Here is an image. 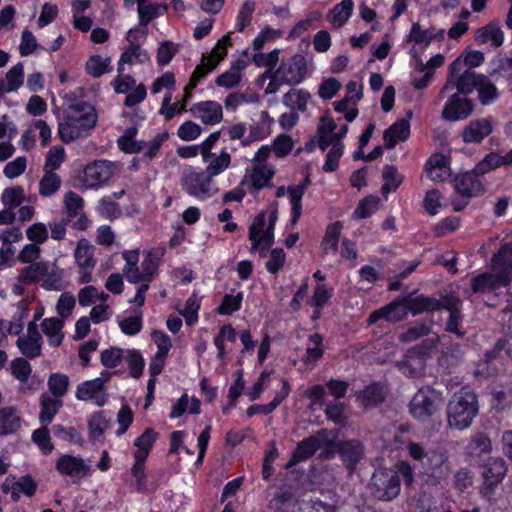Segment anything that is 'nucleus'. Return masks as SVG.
Masks as SVG:
<instances>
[{
    "mask_svg": "<svg viewBox=\"0 0 512 512\" xmlns=\"http://www.w3.org/2000/svg\"><path fill=\"white\" fill-rule=\"evenodd\" d=\"M408 455L421 463L422 481L432 487H438L451 473L449 455L444 449L425 450V447L413 441L406 445Z\"/></svg>",
    "mask_w": 512,
    "mask_h": 512,
    "instance_id": "f257e3e1",
    "label": "nucleus"
},
{
    "mask_svg": "<svg viewBox=\"0 0 512 512\" xmlns=\"http://www.w3.org/2000/svg\"><path fill=\"white\" fill-rule=\"evenodd\" d=\"M479 411L476 393L468 386L454 393L447 405V422L451 429L468 428Z\"/></svg>",
    "mask_w": 512,
    "mask_h": 512,
    "instance_id": "f03ea898",
    "label": "nucleus"
},
{
    "mask_svg": "<svg viewBox=\"0 0 512 512\" xmlns=\"http://www.w3.org/2000/svg\"><path fill=\"white\" fill-rule=\"evenodd\" d=\"M278 211L276 207L260 212L249 227L251 251L259 249L260 257L266 256V250L274 243V228Z\"/></svg>",
    "mask_w": 512,
    "mask_h": 512,
    "instance_id": "7ed1b4c3",
    "label": "nucleus"
},
{
    "mask_svg": "<svg viewBox=\"0 0 512 512\" xmlns=\"http://www.w3.org/2000/svg\"><path fill=\"white\" fill-rule=\"evenodd\" d=\"M180 184L189 196L197 200L208 199L218 192V188L204 171H196L192 167L183 171Z\"/></svg>",
    "mask_w": 512,
    "mask_h": 512,
    "instance_id": "20e7f679",
    "label": "nucleus"
},
{
    "mask_svg": "<svg viewBox=\"0 0 512 512\" xmlns=\"http://www.w3.org/2000/svg\"><path fill=\"white\" fill-rule=\"evenodd\" d=\"M442 393L431 387H422L413 396L409 411L414 418L425 421L433 416L442 406Z\"/></svg>",
    "mask_w": 512,
    "mask_h": 512,
    "instance_id": "39448f33",
    "label": "nucleus"
},
{
    "mask_svg": "<svg viewBox=\"0 0 512 512\" xmlns=\"http://www.w3.org/2000/svg\"><path fill=\"white\" fill-rule=\"evenodd\" d=\"M370 491L377 500H393L400 493L399 475L388 469L376 470L372 475Z\"/></svg>",
    "mask_w": 512,
    "mask_h": 512,
    "instance_id": "423d86ee",
    "label": "nucleus"
},
{
    "mask_svg": "<svg viewBox=\"0 0 512 512\" xmlns=\"http://www.w3.org/2000/svg\"><path fill=\"white\" fill-rule=\"evenodd\" d=\"M461 66L460 58L456 59L450 65V77L442 87L439 93V97L442 98L444 94L454 88L457 89L456 93L460 95H468L477 89L478 80L482 74H477L474 71L468 69L462 74H458Z\"/></svg>",
    "mask_w": 512,
    "mask_h": 512,
    "instance_id": "0eeeda50",
    "label": "nucleus"
},
{
    "mask_svg": "<svg viewBox=\"0 0 512 512\" xmlns=\"http://www.w3.org/2000/svg\"><path fill=\"white\" fill-rule=\"evenodd\" d=\"M507 473V466L503 458L490 457L482 466L483 485L480 494L490 503L495 501L494 488L500 484Z\"/></svg>",
    "mask_w": 512,
    "mask_h": 512,
    "instance_id": "6e6552de",
    "label": "nucleus"
},
{
    "mask_svg": "<svg viewBox=\"0 0 512 512\" xmlns=\"http://www.w3.org/2000/svg\"><path fill=\"white\" fill-rule=\"evenodd\" d=\"M324 446H335L333 439L329 436V432L325 429L320 430L316 434L299 442L286 467L290 468L297 463L310 458L318 449Z\"/></svg>",
    "mask_w": 512,
    "mask_h": 512,
    "instance_id": "1a4fd4ad",
    "label": "nucleus"
},
{
    "mask_svg": "<svg viewBox=\"0 0 512 512\" xmlns=\"http://www.w3.org/2000/svg\"><path fill=\"white\" fill-rule=\"evenodd\" d=\"M307 72V64L304 56L295 54L287 60H283L276 69L275 77L287 85L294 86L303 81Z\"/></svg>",
    "mask_w": 512,
    "mask_h": 512,
    "instance_id": "9d476101",
    "label": "nucleus"
},
{
    "mask_svg": "<svg viewBox=\"0 0 512 512\" xmlns=\"http://www.w3.org/2000/svg\"><path fill=\"white\" fill-rule=\"evenodd\" d=\"M113 174V163L107 160H96L84 168L81 180L86 188H97L107 182Z\"/></svg>",
    "mask_w": 512,
    "mask_h": 512,
    "instance_id": "9b49d317",
    "label": "nucleus"
},
{
    "mask_svg": "<svg viewBox=\"0 0 512 512\" xmlns=\"http://www.w3.org/2000/svg\"><path fill=\"white\" fill-rule=\"evenodd\" d=\"M461 304L462 301L459 297L444 295L442 309H446L449 312V317L445 323V331L454 334L457 338H463L466 335V330L462 326Z\"/></svg>",
    "mask_w": 512,
    "mask_h": 512,
    "instance_id": "f8f14e48",
    "label": "nucleus"
},
{
    "mask_svg": "<svg viewBox=\"0 0 512 512\" xmlns=\"http://www.w3.org/2000/svg\"><path fill=\"white\" fill-rule=\"evenodd\" d=\"M474 110L471 99L461 96L459 93L452 94L442 110V118L448 121L466 119Z\"/></svg>",
    "mask_w": 512,
    "mask_h": 512,
    "instance_id": "ddd939ff",
    "label": "nucleus"
},
{
    "mask_svg": "<svg viewBox=\"0 0 512 512\" xmlns=\"http://www.w3.org/2000/svg\"><path fill=\"white\" fill-rule=\"evenodd\" d=\"M337 452L343 464L350 472L355 470L365 454L363 444L356 439L339 442L337 444Z\"/></svg>",
    "mask_w": 512,
    "mask_h": 512,
    "instance_id": "4468645a",
    "label": "nucleus"
},
{
    "mask_svg": "<svg viewBox=\"0 0 512 512\" xmlns=\"http://www.w3.org/2000/svg\"><path fill=\"white\" fill-rule=\"evenodd\" d=\"M137 29H130L127 33L126 39L130 46L121 54L118 63V72H123V64L133 65L135 63L143 64L149 61L150 57L145 50H142L137 37L134 35Z\"/></svg>",
    "mask_w": 512,
    "mask_h": 512,
    "instance_id": "2eb2a0df",
    "label": "nucleus"
},
{
    "mask_svg": "<svg viewBox=\"0 0 512 512\" xmlns=\"http://www.w3.org/2000/svg\"><path fill=\"white\" fill-rule=\"evenodd\" d=\"M407 314L408 309L403 297L402 299H396L388 305L373 311L368 318V323L373 324L380 319H385L390 322H398L406 318Z\"/></svg>",
    "mask_w": 512,
    "mask_h": 512,
    "instance_id": "dca6fc26",
    "label": "nucleus"
},
{
    "mask_svg": "<svg viewBox=\"0 0 512 512\" xmlns=\"http://www.w3.org/2000/svg\"><path fill=\"white\" fill-rule=\"evenodd\" d=\"M66 120L79 124L84 129L91 130L96 125L97 115L92 106L80 102L69 106Z\"/></svg>",
    "mask_w": 512,
    "mask_h": 512,
    "instance_id": "f3484780",
    "label": "nucleus"
},
{
    "mask_svg": "<svg viewBox=\"0 0 512 512\" xmlns=\"http://www.w3.org/2000/svg\"><path fill=\"white\" fill-rule=\"evenodd\" d=\"M512 281V274L507 272L484 273L472 279L471 288L475 293H483Z\"/></svg>",
    "mask_w": 512,
    "mask_h": 512,
    "instance_id": "a211bd4d",
    "label": "nucleus"
},
{
    "mask_svg": "<svg viewBox=\"0 0 512 512\" xmlns=\"http://www.w3.org/2000/svg\"><path fill=\"white\" fill-rule=\"evenodd\" d=\"M17 347L27 358H36L41 354V335L35 322H29L27 325V336L19 337Z\"/></svg>",
    "mask_w": 512,
    "mask_h": 512,
    "instance_id": "6ab92c4d",
    "label": "nucleus"
},
{
    "mask_svg": "<svg viewBox=\"0 0 512 512\" xmlns=\"http://www.w3.org/2000/svg\"><path fill=\"white\" fill-rule=\"evenodd\" d=\"M190 112L206 125H215L223 118L222 106L216 101H202L194 104Z\"/></svg>",
    "mask_w": 512,
    "mask_h": 512,
    "instance_id": "aec40b11",
    "label": "nucleus"
},
{
    "mask_svg": "<svg viewBox=\"0 0 512 512\" xmlns=\"http://www.w3.org/2000/svg\"><path fill=\"white\" fill-rule=\"evenodd\" d=\"M404 299L407 305L408 313L410 312L414 316L423 312L439 311L442 309L444 303V296H441L440 299H437L424 295L413 297L412 294H409L405 296Z\"/></svg>",
    "mask_w": 512,
    "mask_h": 512,
    "instance_id": "412c9836",
    "label": "nucleus"
},
{
    "mask_svg": "<svg viewBox=\"0 0 512 512\" xmlns=\"http://www.w3.org/2000/svg\"><path fill=\"white\" fill-rule=\"evenodd\" d=\"M412 111H408L407 118L400 119L384 131L383 139L387 149H393L397 141L404 142L410 136V123Z\"/></svg>",
    "mask_w": 512,
    "mask_h": 512,
    "instance_id": "4be33fe9",
    "label": "nucleus"
},
{
    "mask_svg": "<svg viewBox=\"0 0 512 512\" xmlns=\"http://www.w3.org/2000/svg\"><path fill=\"white\" fill-rule=\"evenodd\" d=\"M492 133V123L488 118L475 119L462 131V140L465 143H481L482 140Z\"/></svg>",
    "mask_w": 512,
    "mask_h": 512,
    "instance_id": "5701e85b",
    "label": "nucleus"
},
{
    "mask_svg": "<svg viewBox=\"0 0 512 512\" xmlns=\"http://www.w3.org/2000/svg\"><path fill=\"white\" fill-rule=\"evenodd\" d=\"M76 398L81 401L94 400L101 407L107 402L108 394L101 387V382L93 379L78 385Z\"/></svg>",
    "mask_w": 512,
    "mask_h": 512,
    "instance_id": "b1692460",
    "label": "nucleus"
},
{
    "mask_svg": "<svg viewBox=\"0 0 512 512\" xmlns=\"http://www.w3.org/2000/svg\"><path fill=\"white\" fill-rule=\"evenodd\" d=\"M478 176L474 169L471 172L458 175L455 178L456 192L466 198H471L482 193L484 188Z\"/></svg>",
    "mask_w": 512,
    "mask_h": 512,
    "instance_id": "393cba45",
    "label": "nucleus"
},
{
    "mask_svg": "<svg viewBox=\"0 0 512 512\" xmlns=\"http://www.w3.org/2000/svg\"><path fill=\"white\" fill-rule=\"evenodd\" d=\"M23 419L15 407L0 409V436L13 435L21 428Z\"/></svg>",
    "mask_w": 512,
    "mask_h": 512,
    "instance_id": "a878e982",
    "label": "nucleus"
},
{
    "mask_svg": "<svg viewBox=\"0 0 512 512\" xmlns=\"http://www.w3.org/2000/svg\"><path fill=\"white\" fill-rule=\"evenodd\" d=\"M397 367L404 375L417 377L424 372L425 359L419 352L410 350L401 361L397 362Z\"/></svg>",
    "mask_w": 512,
    "mask_h": 512,
    "instance_id": "bb28decb",
    "label": "nucleus"
},
{
    "mask_svg": "<svg viewBox=\"0 0 512 512\" xmlns=\"http://www.w3.org/2000/svg\"><path fill=\"white\" fill-rule=\"evenodd\" d=\"M56 468L61 474L78 478H83L89 471V467L85 465L81 458L70 455L59 458L56 463Z\"/></svg>",
    "mask_w": 512,
    "mask_h": 512,
    "instance_id": "cd10ccee",
    "label": "nucleus"
},
{
    "mask_svg": "<svg viewBox=\"0 0 512 512\" xmlns=\"http://www.w3.org/2000/svg\"><path fill=\"white\" fill-rule=\"evenodd\" d=\"M48 273V263L44 261L34 262L22 268L17 276L21 284L31 285L44 279Z\"/></svg>",
    "mask_w": 512,
    "mask_h": 512,
    "instance_id": "c85d7f7f",
    "label": "nucleus"
},
{
    "mask_svg": "<svg viewBox=\"0 0 512 512\" xmlns=\"http://www.w3.org/2000/svg\"><path fill=\"white\" fill-rule=\"evenodd\" d=\"M386 391L378 383H373L357 394V400L365 407L371 408L379 405L385 400Z\"/></svg>",
    "mask_w": 512,
    "mask_h": 512,
    "instance_id": "c756f323",
    "label": "nucleus"
},
{
    "mask_svg": "<svg viewBox=\"0 0 512 512\" xmlns=\"http://www.w3.org/2000/svg\"><path fill=\"white\" fill-rule=\"evenodd\" d=\"M309 183H310V178H309V176H307L302 183L295 185V186H289L287 188V191L290 195L291 205H292V214H293L292 219H291L292 225H295L301 216V212H302L301 200H302V197H303Z\"/></svg>",
    "mask_w": 512,
    "mask_h": 512,
    "instance_id": "7c9ffc66",
    "label": "nucleus"
},
{
    "mask_svg": "<svg viewBox=\"0 0 512 512\" xmlns=\"http://www.w3.org/2000/svg\"><path fill=\"white\" fill-rule=\"evenodd\" d=\"M63 326V320L56 317L46 318L41 323L42 332L48 337L49 344L53 347H58L62 343L64 337Z\"/></svg>",
    "mask_w": 512,
    "mask_h": 512,
    "instance_id": "2f4dec72",
    "label": "nucleus"
},
{
    "mask_svg": "<svg viewBox=\"0 0 512 512\" xmlns=\"http://www.w3.org/2000/svg\"><path fill=\"white\" fill-rule=\"evenodd\" d=\"M24 81L23 64L18 63L6 73L5 79H0V97L4 93L17 90Z\"/></svg>",
    "mask_w": 512,
    "mask_h": 512,
    "instance_id": "473e14b6",
    "label": "nucleus"
},
{
    "mask_svg": "<svg viewBox=\"0 0 512 512\" xmlns=\"http://www.w3.org/2000/svg\"><path fill=\"white\" fill-rule=\"evenodd\" d=\"M353 6L352 0H343L327 14V20L334 28L342 27L351 17Z\"/></svg>",
    "mask_w": 512,
    "mask_h": 512,
    "instance_id": "72a5a7b5",
    "label": "nucleus"
},
{
    "mask_svg": "<svg viewBox=\"0 0 512 512\" xmlns=\"http://www.w3.org/2000/svg\"><path fill=\"white\" fill-rule=\"evenodd\" d=\"M63 401L56 397H51L47 393L42 394L40 398L41 411L39 414V421L41 424H49L53 417L58 413L62 407Z\"/></svg>",
    "mask_w": 512,
    "mask_h": 512,
    "instance_id": "f704fd0d",
    "label": "nucleus"
},
{
    "mask_svg": "<svg viewBox=\"0 0 512 512\" xmlns=\"http://www.w3.org/2000/svg\"><path fill=\"white\" fill-rule=\"evenodd\" d=\"M93 252L94 246L91 245L87 239L83 238L78 241L74 251V257L81 269H93L95 266Z\"/></svg>",
    "mask_w": 512,
    "mask_h": 512,
    "instance_id": "c9c22d12",
    "label": "nucleus"
},
{
    "mask_svg": "<svg viewBox=\"0 0 512 512\" xmlns=\"http://www.w3.org/2000/svg\"><path fill=\"white\" fill-rule=\"evenodd\" d=\"M289 392H290L289 383L287 380H284L283 387H282L281 391L276 393L274 399L269 404L250 406L247 409V415L249 417H251L256 414L267 415V414L273 412L281 404V402L289 395Z\"/></svg>",
    "mask_w": 512,
    "mask_h": 512,
    "instance_id": "e433bc0d",
    "label": "nucleus"
},
{
    "mask_svg": "<svg viewBox=\"0 0 512 512\" xmlns=\"http://www.w3.org/2000/svg\"><path fill=\"white\" fill-rule=\"evenodd\" d=\"M342 228L343 226L339 221H335L327 226L325 235L321 242L323 254L328 255L330 253L335 254L337 252Z\"/></svg>",
    "mask_w": 512,
    "mask_h": 512,
    "instance_id": "4c0bfd02",
    "label": "nucleus"
},
{
    "mask_svg": "<svg viewBox=\"0 0 512 512\" xmlns=\"http://www.w3.org/2000/svg\"><path fill=\"white\" fill-rule=\"evenodd\" d=\"M475 40L478 44H484L491 41L492 45L497 48L503 44L504 35L499 26L494 23H490L476 31Z\"/></svg>",
    "mask_w": 512,
    "mask_h": 512,
    "instance_id": "58836bf2",
    "label": "nucleus"
},
{
    "mask_svg": "<svg viewBox=\"0 0 512 512\" xmlns=\"http://www.w3.org/2000/svg\"><path fill=\"white\" fill-rule=\"evenodd\" d=\"M383 185L381 194L386 198L390 192H395L403 181V175L400 174L394 165H385L382 170Z\"/></svg>",
    "mask_w": 512,
    "mask_h": 512,
    "instance_id": "ea45409f",
    "label": "nucleus"
},
{
    "mask_svg": "<svg viewBox=\"0 0 512 512\" xmlns=\"http://www.w3.org/2000/svg\"><path fill=\"white\" fill-rule=\"evenodd\" d=\"M204 162L207 164L204 172L213 179V177L220 175L229 167L231 163V155L225 150H223L218 156L211 153L209 160Z\"/></svg>",
    "mask_w": 512,
    "mask_h": 512,
    "instance_id": "a19ab883",
    "label": "nucleus"
},
{
    "mask_svg": "<svg viewBox=\"0 0 512 512\" xmlns=\"http://www.w3.org/2000/svg\"><path fill=\"white\" fill-rule=\"evenodd\" d=\"M494 271L512 274V243L503 244L492 258Z\"/></svg>",
    "mask_w": 512,
    "mask_h": 512,
    "instance_id": "79ce46f5",
    "label": "nucleus"
},
{
    "mask_svg": "<svg viewBox=\"0 0 512 512\" xmlns=\"http://www.w3.org/2000/svg\"><path fill=\"white\" fill-rule=\"evenodd\" d=\"M477 93L482 105H489L498 98V89L491 79L482 74L478 80Z\"/></svg>",
    "mask_w": 512,
    "mask_h": 512,
    "instance_id": "37998d69",
    "label": "nucleus"
},
{
    "mask_svg": "<svg viewBox=\"0 0 512 512\" xmlns=\"http://www.w3.org/2000/svg\"><path fill=\"white\" fill-rule=\"evenodd\" d=\"M274 175V170L266 165H255L250 172L249 185L255 191H258L269 185Z\"/></svg>",
    "mask_w": 512,
    "mask_h": 512,
    "instance_id": "c03bdc74",
    "label": "nucleus"
},
{
    "mask_svg": "<svg viewBox=\"0 0 512 512\" xmlns=\"http://www.w3.org/2000/svg\"><path fill=\"white\" fill-rule=\"evenodd\" d=\"M310 97V93L306 90L290 89L283 96V104L292 110L297 109L304 112L307 109V102Z\"/></svg>",
    "mask_w": 512,
    "mask_h": 512,
    "instance_id": "a18cd8bd",
    "label": "nucleus"
},
{
    "mask_svg": "<svg viewBox=\"0 0 512 512\" xmlns=\"http://www.w3.org/2000/svg\"><path fill=\"white\" fill-rule=\"evenodd\" d=\"M433 324L434 321L432 319H425L408 328L405 332L401 333L398 336V339L402 343L416 341L423 336L429 335Z\"/></svg>",
    "mask_w": 512,
    "mask_h": 512,
    "instance_id": "49530a36",
    "label": "nucleus"
},
{
    "mask_svg": "<svg viewBox=\"0 0 512 512\" xmlns=\"http://www.w3.org/2000/svg\"><path fill=\"white\" fill-rule=\"evenodd\" d=\"M156 438L157 433L151 428H146L135 441V446L137 447L134 455L135 459L145 461Z\"/></svg>",
    "mask_w": 512,
    "mask_h": 512,
    "instance_id": "de8ad7c7",
    "label": "nucleus"
},
{
    "mask_svg": "<svg viewBox=\"0 0 512 512\" xmlns=\"http://www.w3.org/2000/svg\"><path fill=\"white\" fill-rule=\"evenodd\" d=\"M166 10V5L140 3V5L137 7L139 14V24L141 26H146L151 20L162 15Z\"/></svg>",
    "mask_w": 512,
    "mask_h": 512,
    "instance_id": "09e8293b",
    "label": "nucleus"
},
{
    "mask_svg": "<svg viewBox=\"0 0 512 512\" xmlns=\"http://www.w3.org/2000/svg\"><path fill=\"white\" fill-rule=\"evenodd\" d=\"M61 186L60 177L49 171H44V174L39 182V193L42 196L48 197L56 193Z\"/></svg>",
    "mask_w": 512,
    "mask_h": 512,
    "instance_id": "8fccbe9b",
    "label": "nucleus"
},
{
    "mask_svg": "<svg viewBox=\"0 0 512 512\" xmlns=\"http://www.w3.org/2000/svg\"><path fill=\"white\" fill-rule=\"evenodd\" d=\"M87 131V129H84L79 124H75L68 120L64 123H60L58 127V134L62 141L66 143L86 135Z\"/></svg>",
    "mask_w": 512,
    "mask_h": 512,
    "instance_id": "3c124183",
    "label": "nucleus"
},
{
    "mask_svg": "<svg viewBox=\"0 0 512 512\" xmlns=\"http://www.w3.org/2000/svg\"><path fill=\"white\" fill-rule=\"evenodd\" d=\"M69 378L65 374L53 373L48 378V388L53 397L61 399L68 391Z\"/></svg>",
    "mask_w": 512,
    "mask_h": 512,
    "instance_id": "603ef678",
    "label": "nucleus"
},
{
    "mask_svg": "<svg viewBox=\"0 0 512 512\" xmlns=\"http://www.w3.org/2000/svg\"><path fill=\"white\" fill-rule=\"evenodd\" d=\"M323 342V338L320 334L315 333L309 336V343L306 349V355L304 358V362L306 365L314 364L318 359H320L323 355V350L321 349V345Z\"/></svg>",
    "mask_w": 512,
    "mask_h": 512,
    "instance_id": "864d4df0",
    "label": "nucleus"
},
{
    "mask_svg": "<svg viewBox=\"0 0 512 512\" xmlns=\"http://www.w3.org/2000/svg\"><path fill=\"white\" fill-rule=\"evenodd\" d=\"M326 498H329L330 501L314 498L303 503L302 512H334V495L328 492Z\"/></svg>",
    "mask_w": 512,
    "mask_h": 512,
    "instance_id": "5fc2aeb1",
    "label": "nucleus"
},
{
    "mask_svg": "<svg viewBox=\"0 0 512 512\" xmlns=\"http://www.w3.org/2000/svg\"><path fill=\"white\" fill-rule=\"evenodd\" d=\"M24 199L25 193L22 186L6 188L1 195L3 205L11 209L20 206Z\"/></svg>",
    "mask_w": 512,
    "mask_h": 512,
    "instance_id": "6e6d98bb",
    "label": "nucleus"
},
{
    "mask_svg": "<svg viewBox=\"0 0 512 512\" xmlns=\"http://www.w3.org/2000/svg\"><path fill=\"white\" fill-rule=\"evenodd\" d=\"M164 249L161 248L159 251H149L147 252L145 259L142 262V272L144 273V277L146 281L149 282L153 278L154 274L157 272L159 257L164 254Z\"/></svg>",
    "mask_w": 512,
    "mask_h": 512,
    "instance_id": "4d7b16f0",
    "label": "nucleus"
},
{
    "mask_svg": "<svg viewBox=\"0 0 512 512\" xmlns=\"http://www.w3.org/2000/svg\"><path fill=\"white\" fill-rule=\"evenodd\" d=\"M379 201V198L376 196L366 197L353 212V218L364 219L371 216L377 210Z\"/></svg>",
    "mask_w": 512,
    "mask_h": 512,
    "instance_id": "13d9d810",
    "label": "nucleus"
},
{
    "mask_svg": "<svg viewBox=\"0 0 512 512\" xmlns=\"http://www.w3.org/2000/svg\"><path fill=\"white\" fill-rule=\"evenodd\" d=\"M179 48V44L169 40L163 41L157 50V63L160 66L167 65L179 51Z\"/></svg>",
    "mask_w": 512,
    "mask_h": 512,
    "instance_id": "bf43d9fd",
    "label": "nucleus"
},
{
    "mask_svg": "<svg viewBox=\"0 0 512 512\" xmlns=\"http://www.w3.org/2000/svg\"><path fill=\"white\" fill-rule=\"evenodd\" d=\"M65 208L67 211V219L77 217L83 210V198L73 191H69L64 196Z\"/></svg>",
    "mask_w": 512,
    "mask_h": 512,
    "instance_id": "052dcab7",
    "label": "nucleus"
},
{
    "mask_svg": "<svg viewBox=\"0 0 512 512\" xmlns=\"http://www.w3.org/2000/svg\"><path fill=\"white\" fill-rule=\"evenodd\" d=\"M254 10L255 2L253 0H247L243 3L237 15L236 30L238 32H243L250 25Z\"/></svg>",
    "mask_w": 512,
    "mask_h": 512,
    "instance_id": "680f3d73",
    "label": "nucleus"
},
{
    "mask_svg": "<svg viewBox=\"0 0 512 512\" xmlns=\"http://www.w3.org/2000/svg\"><path fill=\"white\" fill-rule=\"evenodd\" d=\"M64 159V148L62 146L52 147L47 153L43 171L54 172V170L60 167Z\"/></svg>",
    "mask_w": 512,
    "mask_h": 512,
    "instance_id": "e2e57ef3",
    "label": "nucleus"
},
{
    "mask_svg": "<svg viewBox=\"0 0 512 512\" xmlns=\"http://www.w3.org/2000/svg\"><path fill=\"white\" fill-rule=\"evenodd\" d=\"M110 64V58L103 59L99 55H95L89 58L86 63L87 73L93 77H100L108 71Z\"/></svg>",
    "mask_w": 512,
    "mask_h": 512,
    "instance_id": "0e129e2a",
    "label": "nucleus"
},
{
    "mask_svg": "<svg viewBox=\"0 0 512 512\" xmlns=\"http://www.w3.org/2000/svg\"><path fill=\"white\" fill-rule=\"evenodd\" d=\"M498 167H501L500 154L490 152L475 167L476 175H484Z\"/></svg>",
    "mask_w": 512,
    "mask_h": 512,
    "instance_id": "69168bd1",
    "label": "nucleus"
},
{
    "mask_svg": "<svg viewBox=\"0 0 512 512\" xmlns=\"http://www.w3.org/2000/svg\"><path fill=\"white\" fill-rule=\"evenodd\" d=\"M464 358L463 346L459 343L451 344L447 347L446 351L443 352L441 361L447 366H454L460 363Z\"/></svg>",
    "mask_w": 512,
    "mask_h": 512,
    "instance_id": "338daca9",
    "label": "nucleus"
},
{
    "mask_svg": "<svg viewBox=\"0 0 512 512\" xmlns=\"http://www.w3.org/2000/svg\"><path fill=\"white\" fill-rule=\"evenodd\" d=\"M126 359L128 362L130 375L133 378H139L144 369V359L141 355V353L137 350H127Z\"/></svg>",
    "mask_w": 512,
    "mask_h": 512,
    "instance_id": "774afa93",
    "label": "nucleus"
}]
</instances>
